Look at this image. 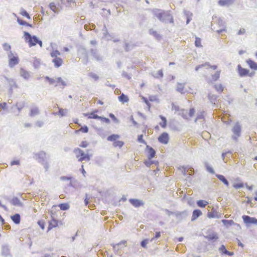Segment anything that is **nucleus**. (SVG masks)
I'll use <instances>...</instances> for the list:
<instances>
[{
	"mask_svg": "<svg viewBox=\"0 0 257 257\" xmlns=\"http://www.w3.org/2000/svg\"><path fill=\"white\" fill-rule=\"evenodd\" d=\"M25 38L28 43L29 47L35 46L37 44H38L41 47H42V42L38 39L35 36H32L28 32L24 33Z\"/></svg>",
	"mask_w": 257,
	"mask_h": 257,
	"instance_id": "f257e3e1",
	"label": "nucleus"
},
{
	"mask_svg": "<svg viewBox=\"0 0 257 257\" xmlns=\"http://www.w3.org/2000/svg\"><path fill=\"white\" fill-rule=\"evenodd\" d=\"M51 56L53 58L52 62L54 63V66L56 68L60 67L63 63V59L59 57L60 53L58 50H54L51 52Z\"/></svg>",
	"mask_w": 257,
	"mask_h": 257,
	"instance_id": "f03ea898",
	"label": "nucleus"
},
{
	"mask_svg": "<svg viewBox=\"0 0 257 257\" xmlns=\"http://www.w3.org/2000/svg\"><path fill=\"white\" fill-rule=\"evenodd\" d=\"M76 157L80 162L83 161H89L90 160V156L88 154H85L83 151L79 148H76L74 150Z\"/></svg>",
	"mask_w": 257,
	"mask_h": 257,
	"instance_id": "7ed1b4c3",
	"label": "nucleus"
},
{
	"mask_svg": "<svg viewBox=\"0 0 257 257\" xmlns=\"http://www.w3.org/2000/svg\"><path fill=\"white\" fill-rule=\"evenodd\" d=\"M119 136L118 135L113 134L107 137V140L108 141L113 142V146L115 148H120L124 145V142L122 141L118 140Z\"/></svg>",
	"mask_w": 257,
	"mask_h": 257,
	"instance_id": "20e7f679",
	"label": "nucleus"
},
{
	"mask_svg": "<svg viewBox=\"0 0 257 257\" xmlns=\"http://www.w3.org/2000/svg\"><path fill=\"white\" fill-rule=\"evenodd\" d=\"M232 131L233 134L232 137V139L235 141H237V139L241 135V126L239 123L237 122L234 124L232 129Z\"/></svg>",
	"mask_w": 257,
	"mask_h": 257,
	"instance_id": "39448f33",
	"label": "nucleus"
},
{
	"mask_svg": "<svg viewBox=\"0 0 257 257\" xmlns=\"http://www.w3.org/2000/svg\"><path fill=\"white\" fill-rule=\"evenodd\" d=\"M156 17L161 21L164 22L167 18H168L170 23H173V17L169 14L164 12H160L156 14Z\"/></svg>",
	"mask_w": 257,
	"mask_h": 257,
	"instance_id": "423d86ee",
	"label": "nucleus"
},
{
	"mask_svg": "<svg viewBox=\"0 0 257 257\" xmlns=\"http://www.w3.org/2000/svg\"><path fill=\"white\" fill-rule=\"evenodd\" d=\"M237 71L241 77L251 76L248 69L242 68L239 64L237 66Z\"/></svg>",
	"mask_w": 257,
	"mask_h": 257,
	"instance_id": "0eeeda50",
	"label": "nucleus"
},
{
	"mask_svg": "<svg viewBox=\"0 0 257 257\" xmlns=\"http://www.w3.org/2000/svg\"><path fill=\"white\" fill-rule=\"evenodd\" d=\"M242 219L244 222L246 224H257V219L254 217H251L247 215H243L242 216Z\"/></svg>",
	"mask_w": 257,
	"mask_h": 257,
	"instance_id": "6e6552de",
	"label": "nucleus"
},
{
	"mask_svg": "<svg viewBox=\"0 0 257 257\" xmlns=\"http://www.w3.org/2000/svg\"><path fill=\"white\" fill-rule=\"evenodd\" d=\"M169 140V137L167 133H162L158 138V141L161 143L167 144Z\"/></svg>",
	"mask_w": 257,
	"mask_h": 257,
	"instance_id": "1a4fd4ad",
	"label": "nucleus"
},
{
	"mask_svg": "<svg viewBox=\"0 0 257 257\" xmlns=\"http://www.w3.org/2000/svg\"><path fill=\"white\" fill-rule=\"evenodd\" d=\"M19 58L17 56H15L12 54L11 56H10L9 59V65L11 67H14L15 65L18 64L19 63Z\"/></svg>",
	"mask_w": 257,
	"mask_h": 257,
	"instance_id": "9d476101",
	"label": "nucleus"
},
{
	"mask_svg": "<svg viewBox=\"0 0 257 257\" xmlns=\"http://www.w3.org/2000/svg\"><path fill=\"white\" fill-rule=\"evenodd\" d=\"M129 202L135 207H139L144 205L142 201L137 199H130Z\"/></svg>",
	"mask_w": 257,
	"mask_h": 257,
	"instance_id": "9b49d317",
	"label": "nucleus"
},
{
	"mask_svg": "<svg viewBox=\"0 0 257 257\" xmlns=\"http://www.w3.org/2000/svg\"><path fill=\"white\" fill-rule=\"evenodd\" d=\"M148 152V158L151 159L155 156L156 151L155 150L149 146L147 145L146 147Z\"/></svg>",
	"mask_w": 257,
	"mask_h": 257,
	"instance_id": "f8f14e48",
	"label": "nucleus"
},
{
	"mask_svg": "<svg viewBox=\"0 0 257 257\" xmlns=\"http://www.w3.org/2000/svg\"><path fill=\"white\" fill-rule=\"evenodd\" d=\"M20 74L21 77L26 80L29 79L31 76L30 72L23 68L20 69Z\"/></svg>",
	"mask_w": 257,
	"mask_h": 257,
	"instance_id": "ddd939ff",
	"label": "nucleus"
},
{
	"mask_svg": "<svg viewBox=\"0 0 257 257\" xmlns=\"http://www.w3.org/2000/svg\"><path fill=\"white\" fill-rule=\"evenodd\" d=\"M98 110H95L93 112L87 113H84V115L85 116H87L88 118H93V119H99V116L96 114V113L98 112Z\"/></svg>",
	"mask_w": 257,
	"mask_h": 257,
	"instance_id": "4468645a",
	"label": "nucleus"
},
{
	"mask_svg": "<svg viewBox=\"0 0 257 257\" xmlns=\"http://www.w3.org/2000/svg\"><path fill=\"white\" fill-rule=\"evenodd\" d=\"M246 63L248 64L249 68L253 70H257V63L252 60L250 59H248L246 60Z\"/></svg>",
	"mask_w": 257,
	"mask_h": 257,
	"instance_id": "2eb2a0df",
	"label": "nucleus"
},
{
	"mask_svg": "<svg viewBox=\"0 0 257 257\" xmlns=\"http://www.w3.org/2000/svg\"><path fill=\"white\" fill-rule=\"evenodd\" d=\"M205 66H207V69H213V70H216L217 68V65H210L208 63H205V64H202V65H198L195 68V70L196 71H198L199 68L202 67H205Z\"/></svg>",
	"mask_w": 257,
	"mask_h": 257,
	"instance_id": "dca6fc26",
	"label": "nucleus"
},
{
	"mask_svg": "<svg viewBox=\"0 0 257 257\" xmlns=\"http://www.w3.org/2000/svg\"><path fill=\"white\" fill-rule=\"evenodd\" d=\"M58 226V221L55 219H52L49 221V226L48 227V230H50L53 228L56 227Z\"/></svg>",
	"mask_w": 257,
	"mask_h": 257,
	"instance_id": "f3484780",
	"label": "nucleus"
},
{
	"mask_svg": "<svg viewBox=\"0 0 257 257\" xmlns=\"http://www.w3.org/2000/svg\"><path fill=\"white\" fill-rule=\"evenodd\" d=\"M219 250L220 251V253L223 254H225L228 255H233L234 254L233 252H230L226 250L225 246L224 245H222L219 248Z\"/></svg>",
	"mask_w": 257,
	"mask_h": 257,
	"instance_id": "a211bd4d",
	"label": "nucleus"
},
{
	"mask_svg": "<svg viewBox=\"0 0 257 257\" xmlns=\"http://www.w3.org/2000/svg\"><path fill=\"white\" fill-rule=\"evenodd\" d=\"M39 113V110L38 107H33L30 109V115L31 116H34L38 115Z\"/></svg>",
	"mask_w": 257,
	"mask_h": 257,
	"instance_id": "6ab92c4d",
	"label": "nucleus"
},
{
	"mask_svg": "<svg viewBox=\"0 0 257 257\" xmlns=\"http://www.w3.org/2000/svg\"><path fill=\"white\" fill-rule=\"evenodd\" d=\"M119 101L122 103L127 102L129 100L128 97L127 95L122 93L120 96L118 97Z\"/></svg>",
	"mask_w": 257,
	"mask_h": 257,
	"instance_id": "aec40b11",
	"label": "nucleus"
},
{
	"mask_svg": "<svg viewBox=\"0 0 257 257\" xmlns=\"http://www.w3.org/2000/svg\"><path fill=\"white\" fill-rule=\"evenodd\" d=\"M221 70H217L214 74L211 75V79L213 81H216L220 78Z\"/></svg>",
	"mask_w": 257,
	"mask_h": 257,
	"instance_id": "412c9836",
	"label": "nucleus"
},
{
	"mask_svg": "<svg viewBox=\"0 0 257 257\" xmlns=\"http://www.w3.org/2000/svg\"><path fill=\"white\" fill-rule=\"evenodd\" d=\"M11 218L16 224L20 223L21 220V217L19 214H15L13 216H11Z\"/></svg>",
	"mask_w": 257,
	"mask_h": 257,
	"instance_id": "4be33fe9",
	"label": "nucleus"
},
{
	"mask_svg": "<svg viewBox=\"0 0 257 257\" xmlns=\"http://www.w3.org/2000/svg\"><path fill=\"white\" fill-rule=\"evenodd\" d=\"M202 214L201 211L199 209H196L193 211L192 216V220H194L200 216Z\"/></svg>",
	"mask_w": 257,
	"mask_h": 257,
	"instance_id": "5701e85b",
	"label": "nucleus"
},
{
	"mask_svg": "<svg viewBox=\"0 0 257 257\" xmlns=\"http://www.w3.org/2000/svg\"><path fill=\"white\" fill-rule=\"evenodd\" d=\"M208 99L211 101V102L215 104V102L216 101V100L217 98V96L210 92L208 93Z\"/></svg>",
	"mask_w": 257,
	"mask_h": 257,
	"instance_id": "b1692460",
	"label": "nucleus"
},
{
	"mask_svg": "<svg viewBox=\"0 0 257 257\" xmlns=\"http://www.w3.org/2000/svg\"><path fill=\"white\" fill-rule=\"evenodd\" d=\"M88 132V128L87 126L84 125L83 126H82L80 128L79 130H75V134H78L79 132H82L83 133H87Z\"/></svg>",
	"mask_w": 257,
	"mask_h": 257,
	"instance_id": "393cba45",
	"label": "nucleus"
},
{
	"mask_svg": "<svg viewBox=\"0 0 257 257\" xmlns=\"http://www.w3.org/2000/svg\"><path fill=\"white\" fill-rule=\"evenodd\" d=\"M216 177L221 181H222L225 185H226L227 186H228L229 183L228 181L225 179L224 176L222 175H217Z\"/></svg>",
	"mask_w": 257,
	"mask_h": 257,
	"instance_id": "a878e982",
	"label": "nucleus"
},
{
	"mask_svg": "<svg viewBox=\"0 0 257 257\" xmlns=\"http://www.w3.org/2000/svg\"><path fill=\"white\" fill-rule=\"evenodd\" d=\"M214 88L219 93H221L224 89V88L221 84H215Z\"/></svg>",
	"mask_w": 257,
	"mask_h": 257,
	"instance_id": "bb28decb",
	"label": "nucleus"
},
{
	"mask_svg": "<svg viewBox=\"0 0 257 257\" xmlns=\"http://www.w3.org/2000/svg\"><path fill=\"white\" fill-rule=\"evenodd\" d=\"M60 209L62 210H67L69 208V205L67 203H61L58 205Z\"/></svg>",
	"mask_w": 257,
	"mask_h": 257,
	"instance_id": "cd10ccee",
	"label": "nucleus"
},
{
	"mask_svg": "<svg viewBox=\"0 0 257 257\" xmlns=\"http://www.w3.org/2000/svg\"><path fill=\"white\" fill-rule=\"evenodd\" d=\"M160 118L162 119V121L160 122V126L163 128H165L167 126V120L166 118L162 116H160Z\"/></svg>",
	"mask_w": 257,
	"mask_h": 257,
	"instance_id": "c85d7f7f",
	"label": "nucleus"
},
{
	"mask_svg": "<svg viewBox=\"0 0 257 257\" xmlns=\"http://www.w3.org/2000/svg\"><path fill=\"white\" fill-rule=\"evenodd\" d=\"M231 2V0H219L218 4L220 6H225L228 5Z\"/></svg>",
	"mask_w": 257,
	"mask_h": 257,
	"instance_id": "c756f323",
	"label": "nucleus"
},
{
	"mask_svg": "<svg viewBox=\"0 0 257 257\" xmlns=\"http://www.w3.org/2000/svg\"><path fill=\"white\" fill-rule=\"evenodd\" d=\"M197 204L200 207H205L208 204V202L202 200H199L197 202Z\"/></svg>",
	"mask_w": 257,
	"mask_h": 257,
	"instance_id": "7c9ffc66",
	"label": "nucleus"
},
{
	"mask_svg": "<svg viewBox=\"0 0 257 257\" xmlns=\"http://www.w3.org/2000/svg\"><path fill=\"white\" fill-rule=\"evenodd\" d=\"M177 90L181 93H184V85L182 83H178L177 85Z\"/></svg>",
	"mask_w": 257,
	"mask_h": 257,
	"instance_id": "2f4dec72",
	"label": "nucleus"
},
{
	"mask_svg": "<svg viewBox=\"0 0 257 257\" xmlns=\"http://www.w3.org/2000/svg\"><path fill=\"white\" fill-rule=\"evenodd\" d=\"M56 83H57L56 85H57L58 84L62 85L63 86L66 85L65 82L61 77H58L56 79Z\"/></svg>",
	"mask_w": 257,
	"mask_h": 257,
	"instance_id": "473e14b6",
	"label": "nucleus"
},
{
	"mask_svg": "<svg viewBox=\"0 0 257 257\" xmlns=\"http://www.w3.org/2000/svg\"><path fill=\"white\" fill-rule=\"evenodd\" d=\"M67 111V110L66 109H63L61 108H59V111L57 113V114L61 116H63L66 115Z\"/></svg>",
	"mask_w": 257,
	"mask_h": 257,
	"instance_id": "72a5a7b5",
	"label": "nucleus"
},
{
	"mask_svg": "<svg viewBox=\"0 0 257 257\" xmlns=\"http://www.w3.org/2000/svg\"><path fill=\"white\" fill-rule=\"evenodd\" d=\"M16 106L19 110H21L25 106V102L24 101L18 102L16 104Z\"/></svg>",
	"mask_w": 257,
	"mask_h": 257,
	"instance_id": "f704fd0d",
	"label": "nucleus"
},
{
	"mask_svg": "<svg viewBox=\"0 0 257 257\" xmlns=\"http://www.w3.org/2000/svg\"><path fill=\"white\" fill-rule=\"evenodd\" d=\"M195 45L197 47H202L201 45V40L200 38L196 37L195 41Z\"/></svg>",
	"mask_w": 257,
	"mask_h": 257,
	"instance_id": "c9c22d12",
	"label": "nucleus"
},
{
	"mask_svg": "<svg viewBox=\"0 0 257 257\" xmlns=\"http://www.w3.org/2000/svg\"><path fill=\"white\" fill-rule=\"evenodd\" d=\"M222 222L225 225H231L234 224V221L232 220H222Z\"/></svg>",
	"mask_w": 257,
	"mask_h": 257,
	"instance_id": "e433bc0d",
	"label": "nucleus"
},
{
	"mask_svg": "<svg viewBox=\"0 0 257 257\" xmlns=\"http://www.w3.org/2000/svg\"><path fill=\"white\" fill-rule=\"evenodd\" d=\"M11 203L14 205H19L21 204L20 200L17 197L13 198L11 200Z\"/></svg>",
	"mask_w": 257,
	"mask_h": 257,
	"instance_id": "4c0bfd02",
	"label": "nucleus"
},
{
	"mask_svg": "<svg viewBox=\"0 0 257 257\" xmlns=\"http://www.w3.org/2000/svg\"><path fill=\"white\" fill-rule=\"evenodd\" d=\"M49 8L54 13L57 12V8L54 3H51L49 5Z\"/></svg>",
	"mask_w": 257,
	"mask_h": 257,
	"instance_id": "58836bf2",
	"label": "nucleus"
},
{
	"mask_svg": "<svg viewBox=\"0 0 257 257\" xmlns=\"http://www.w3.org/2000/svg\"><path fill=\"white\" fill-rule=\"evenodd\" d=\"M20 14L23 16L26 17L27 18L30 19L31 17L27 11L24 9H22L20 12Z\"/></svg>",
	"mask_w": 257,
	"mask_h": 257,
	"instance_id": "ea45409f",
	"label": "nucleus"
},
{
	"mask_svg": "<svg viewBox=\"0 0 257 257\" xmlns=\"http://www.w3.org/2000/svg\"><path fill=\"white\" fill-rule=\"evenodd\" d=\"M19 24L21 25H23V26H31V25L28 24L26 22L22 20H21L20 19H18L17 20Z\"/></svg>",
	"mask_w": 257,
	"mask_h": 257,
	"instance_id": "a19ab883",
	"label": "nucleus"
},
{
	"mask_svg": "<svg viewBox=\"0 0 257 257\" xmlns=\"http://www.w3.org/2000/svg\"><path fill=\"white\" fill-rule=\"evenodd\" d=\"M89 76L92 78L93 79H94V80H97L99 78L98 76L96 74L93 73H89Z\"/></svg>",
	"mask_w": 257,
	"mask_h": 257,
	"instance_id": "79ce46f5",
	"label": "nucleus"
},
{
	"mask_svg": "<svg viewBox=\"0 0 257 257\" xmlns=\"http://www.w3.org/2000/svg\"><path fill=\"white\" fill-rule=\"evenodd\" d=\"M45 79L47 80L50 84H52L56 83V79H54L53 78H50L48 76H46L45 77Z\"/></svg>",
	"mask_w": 257,
	"mask_h": 257,
	"instance_id": "37998d69",
	"label": "nucleus"
},
{
	"mask_svg": "<svg viewBox=\"0 0 257 257\" xmlns=\"http://www.w3.org/2000/svg\"><path fill=\"white\" fill-rule=\"evenodd\" d=\"M143 135H140L138 136V141L141 143L144 144H146V142L143 139Z\"/></svg>",
	"mask_w": 257,
	"mask_h": 257,
	"instance_id": "c03bdc74",
	"label": "nucleus"
},
{
	"mask_svg": "<svg viewBox=\"0 0 257 257\" xmlns=\"http://www.w3.org/2000/svg\"><path fill=\"white\" fill-rule=\"evenodd\" d=\"M98 119H100L102 121L106 123H109L110 122V120L108 118H106L105 117L99 116Z\"/></svg>",
	"mask_w": 257,
	"mask_h": 257,
	"instance_id": "a18cd8bd",
	"label": "nucleus"
},
{
	"mask_svg": "<svg viewBox=\"0 0 257 257\" xmlns=\"http://www.w3.org/2000/svg\"><path fill=\"white\" fill-rule=\"evenodd\" d=\"M192 13H190V14L188 13L186 15V19H187L186 23L187 24H188L190 22V21L192 20Z\"/></svg>",
	"mask_w": 257,
	"mask_h": 257,
	"instance_id": "49530a36",
	"label": "nucleus"
},
{
	"mask_svg": "<svg viewBox=\"0 0 257 257\" xmlns=\"http://www.w3.org/2000/svg\"><path fill=\"white\" fill-rule=\"evenodd\" d=\"M3 47L6 51H10L11 49V46L7 43H5L3 45Z\"/></svg>",
	"mask_w": 257,
	"mask_h": 257,
	"instance_id": "de8ad7c7",
	"label": "nucleus"
},
{
	"mask_svg": "<svg viewBox=\"0 0 257 257\" xmlns=\"http://www.w3.org/2000/svg\"><path fill=\"white\" fill-rule=\"evenodd\" d=\"M88 146V143L86 141H82L80 144V147L82 148H86Z\"/></svg>",
	"mask_w": 257,
	"mask_h": 257,
	"instance_id": "09e8293b",
	"label": "nucleus"
},
{
	"mask_svg": "<svg viewBox=\"0 0 257 257\" xmlns=\"http://www.w3.org/2000/svg\"><path fill=\"white\" fill-rule=\"evenodd\" d=\"M38 224L41 227L42 229H44L45 228V222L43 221L40 220L38 222Z\"/></svg>",
	"mask_w": 257,
	"mask_h": 257,
	"instance_id": "8fccbe9b",
	"label": "nucleus"
},
{
	"mask_svg": "<svg viewBox=\"0 0 257 257\" xmlns=\"http://www.w3.org/2000/svg\"><path fill=\"white\" fill-rule=\"evenodd\" d=\"M204 111L201 112L200 113L197 115L196 119L204 118Z\"/></svg>",
	"mask_w": 257,
	"mask_h": 257,
	"instance_id": "3c124183",
	"label": "nucleus"
},
{
	"mask_svg": "<svg viewBox=\"0 0 257 257\" xmlns=\"http://www.w3.org/2000/svg\"><path fill=\"white\" fill-rule=\"evenodd\" d=\"M194 113H195V109L193 108H190L189 110V116L190 117H192L194 115Z\"/></svg>",
	"mask_w": 257,
	"mask_h": 257,
	"instance_id": "603ef678",
	"label": "nucleus"
},
{
	"mask_svg": "<svg viewBox=\"0 0 257 257\" xmlns=\"http://www.w3.org/2000/svg\"><path fill=\"white\" fill-rule=\"evenodd\" d=\"M152 34L153 36H154L156 38V39H158V40H159V39H160L161 38V36H160V35L159 34H158L157 33V32H156V31H153V32H152Z\"/></svg>",
	"mask_w": 257,
	"mask_h": 257,
	"instance_id": "864d4df0",
	"label": "nucleus"
},
{
	"mask_svg": "<svg viewBox=\"0 0 257 257\" xmlns=\"http://www.w3.org/2000/svg\"><path fill=\"white\" fill-rule=\"evenodd\" d=\"M161 236V233L160 232H157L156 233V234H155V236L154 237L152 238L151 239V241H153L154 239H156V238H159Z\"/></svg>",
	"mask_w": 257,
	"mask_h": 257,
	"instance_id": "5fc2aeb1",
	"label": "nucleus"
},
{
	"mask_svg": "<svg viewBox=\"0 0 257 257\" xmlns=\"http://www.w3.org/2000/svg\"><path fill=\"white\" fill-rule=\"evenodd\" d=\"M148 243V239H145L143 240L141 242V245L143 247H146L147 243Z\"/></svg>",
	"mask_w": 257,
	"mask_h": 257,
	"instance_id": "6e6d98bb",
	"label": "nucleus"
},
{
	"mask_svg": "<svg viewBox=\"0 0 257 257\" xmlns=\"http://www.w3.org/2000/svg\"><path fill=\"white\" fill-rule=\"evenodd\" d=\"M109 116L114 121H116V122L118 121L117 119L116 118V117L115 116V115L113 114L109 113Z\"/></svg>",
	"mask_w": 257,
	"mask_h": 257,
	"instance_id": "4d7b16f0",
	"label": "nucleus"
},
{
	"mask_svg": "<svg viewBox=\"0 0 257 257\" xmlns=\"http://www.w3.org/2000/svg\"><path fill=\"white\" fill-rule=\"evenodd\" d=\"M142 99H143V101L145 102V103H146V104H147V105L149 107H150V106H151V104H150V103L149 101H148V100L146 98H145V97H143Z\"/></svg>",
	"mask_w": 257,
	"mask_h": 257,
	"instance_id": "13d9d810",
	"label": "nucleus"
},
{
	"mask_svg": "<svg viewBox=\"0 0 257 257\" xmlns=\"http://www.w3.org/2000/svg\"><path fill=\"white\" fill-rule=\"evenodd\" d=\"M20 164V161L19 160H14L11 162V165L13 166L15 165H19Z\"/></svg>",
	"mask_w": 257,
	"mask_h": 257,
	"instance_id": "bf43d9fd",
	"label": "nucleus"
},
{
	"mask_svg": "<svg viewBox=\"0 0 257 257\" xmlns=\"http://www.w3.org/2000/svg\"><path fill=\"white\" fill-rule=\"evenodd\" d=\"M245 33V30L244 28L240 29L237 32L238 35H243Z\"/></svg>",
	"mask_w": 257,
	"mask_h": 257,
	"instance_id": "052dcab7",
	"label": "nucleus"
},
{
	"mask_svg": "<svg viewBox=\"0 0 257 257\" xmlns=\"http://www.w3.org/2000/svg\"><path fill=\"white\" fill-rule=\"evenodd\" d=\"M61 180L62 181H65V180H69L71 179V178L66 177V176H62L60 178Z\"/></svg>",
	"mask_w": 257,
	"mask_h": 257,
	"instance_id": "680f3d73",
	"label": "nucleus"
},
{
	"mask_svg": "<svg viewBox=\"0 0 257 257\" xmlns=\"http://www.w3.org/2000/svg\"><path fill=\"white\" fill-rule=\"evenodd\" d=\"M158 75L160 77H163V72L162 70H160L158 71Z\"/></svg>",
	"mask_w": 257,
	"mask_h": 257,
	"instance_id": "e2e57ef3",
	"label": "nucleus"
},
{
	"mask_svg": "<svg viewBox=\"0 0 257 257\" xmlns=\"http://www.w3.org/2000/svg\"><path fill=\"white\" fill-rule=\"evenodd\" d=\"M89 198L87 197V195L86 196V197L84 199V203H85V205H87L89 203Z\"/></svg>",
	"mask_w": 257,
	"mask_h": 257,
	"instance_id": "0e129e2a",
	"label": "nucleus"
},
{
	"mask_svg": "<svg viewBox=\"0 0 257 257\" xmlns=\"http://www.w3.org/2000/svg\"><path fill=\"white\" fill-rule=\"evenodd\" d=\"M7 107V103L6 102L0 103V107L3 108V109L6 108Z\"/></svg>",
	"mask_w": 257,
	"mask_h": 257,
	"instance_id": "69168bd1",
	"label": "nucleus"
},
{
	"mask_svg": "<svg viewBox=\"0 0 257 257\" xmlns=\"http://www.w3.org/2000/svg\"><path fill=\"white\" fill-rule=\"evenodd\" d=\"M81 171H82V173L83 175L85 176L86 172L84 169V166L83 165L81 166Z\"/></svg>",
	"mask_w": 257,
	"mask_h": 257,
	"instance_id": "338daca9",
	"label": "nucleus"
},
{
	"mask_svg": "<svg viewBox=\"0 0 257 257\" xmlns=\"http://www.w3.org/2000/svg\"><path fill=\"white\" fill-rule=\"evenodd\" d=\"M37 125L39 127H41L43 125V123L41 121H38L36 123Z\"/></svg>",
	"mask_w": 257,
	"mask_h": 257,
	"instance_id": "774afa93",
	"label": "nucleus"
}]
</instances>
